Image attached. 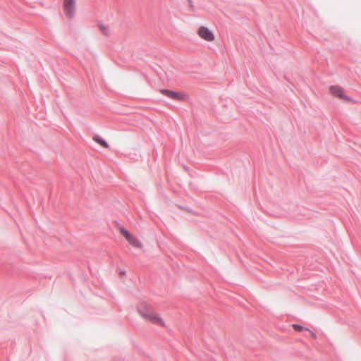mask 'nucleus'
Here are the masks:
<instances>
[{
  "mask_svg": "<svg viewBox=\"0 0 361 361\" xmlns=\"http://www.w3.org/2000/svg\"><path fill=\"white\" fill-rule=\"evenodd\" d=\"M160 92L164 96L173 99L174 100L183 101L186 99L187 96L185 94H181L178 92H174L166 89H162L160 90Z\"/></svg>",
  "mask_w": 361,
  "mask_h": 361,
  "instance_id": "obj_1",
  "label": "nucleus"
},
{
  "mask_svg": "<svg viewBox=\"0 0 361 361\" xmlns=\"http://www.w3.org/2000/svg\"><path fill=\"white\" fill-rule=\"evenodd\" d=\"M63 7H64V11H65L66 16L69 18H73L75 15V0H64Z\"/></svg>",
  "mask_w": 361,
  "mask_h": 361,
  "instance_id": "obj_2",
  "label": "nucleus"
},
{
  "mask_svg": "<svg viewBox=\"0 0 361 361\" xmlns=\"http://www.w3.org/2000/svg\"><path fill=\"white\" fill-rule=\"evenodd\" d=\"M199 36L208 42H212L214 40V35L207 27L202 26L199 28L197 32Z\"/></svg>",
  "mask_w": 361,
  "mask_h": 361,
  "instance_id": "obj_3",
  "label": "nucleus"
},
{
  "mask_svg": "<svg viewBox=\"0 0 361 361\" xmlns=\"http://www.w3.org/2000/svg\"><path fill=\"white\" fill-rule=\"evenodd\" d=\"M330 92L332 94L346 101H351V99L343 94V89L340 86L334 85L330 87Z\"/></svg>",
  "mask_w": 361,
  "mask_h": 361,
  "instance_id": "obj_4",
  "label": "nucleus"
},
{
  "mask_svg": "<svg viewBox=\"0 0 361 361\" xmlns=\"http://www.w3.org/2000/svg\"><path fill=\"white\" fill-rule=\"evenodd\" d=\"M146 319L150 321L151 322H152L154 324L159 325L163 327L165 326V323L163 321V319L159 317V315L158 314H157L154 312H153L152 313L149 314V316L146 318Z\"/></svg>",
  "mask_w": 361,
  "mask_h": 361,
  "instance_id": "obj_5",
  "label": "nucleus"
},
{
  "mask_svg": "<svg viewBox=\"0 0 361 361\" xmlns=\"http://www.w3.org/2000/svg\"><path fill=\"white\" fill-rule=\"evenodd\" d=\"M137 310L139 313L141 314V316L146 319V318L152 313L154 311L152 310V307L147 304L141 305L138 308Z\"/></svg>",
  "mask_w": 361,
  "mask_h": 361,
  "instance_id": "obj_6",
  "label": "nucleus"
},
{
  "mask_svg": "<svg viewBox=\"0 0 361 361\" xmlns=\"http://www.w3.org/2000/svg\"><path fill=\"white\" fill-rule=\"evenodd\" d=\"M92 140L106 149L109 147L108 143L98 135H94Z\"/></svg>",
  "mask_w": 361,
  "mask_h": 361,
  "instance_id": "obj_7",
  "label": "nucleus"
},
{
  "mask_svg": "<svg viewBox=\"0 0 361 361\" xmlns=\"http://www.w3.org/2000/svg\"><path fill=\"white\" fill-rule=\"evenodd\" d=\"M127 240L134 247H142V243L139 241V240L132 235L127 239Z\"/></svg>",
  "mask_w": 361,
  "mask_h": 361,
  "instance_id": "obj_8",
  "label": "nucleus"
},
{
  "mask_svg": "<svg viewBox=\"0 0 361 361\" xmlns=\"http://www.w3.org/2000/svg\"><path fill=\"white\" fill-rule=\"evenodd\" d=\"M99 27L104 35H106V36L109 35V30L107 26H106L104 24H99Z\"/></svg>",
  "mask_w": 361,
  "mask_h": 361,
  "instance_id": "obj_9",
  "label": "nucleus"
},
{
  "mask_svg": "<svg viewBox=\"0 0 361 361\" xmlns=\"http://www.w3.org/2000/svg\"><path fill=\"white\" fill-rule=\"evenodd\" d=\"M119 230L121 233L125 236L126 239H128L131 235V234L124 227H121Z\"/></svg>",
  "mask_w": 361,
  "mask_h": 361,
  "instance_id": "obj_10",
  "label": "nucleus"
},
{
  "mask_svg": "<svg viewBox=\"0 0 361 361\" xmlns=\"http://www.w3.org/2000/svg\"><path fill=\"white\" fill-rule=\"evenodd\" d=\"M119 230L121 233L125 236L126 239H128L131 235V234L124 227H121Z\"/></svg>",
  "mask_w": 361,
  "mask_h": 361,
  "instance_id": "obj_11",
  "label": "nucleus"
},
{
  "mask_svg": "<svg viewBox=\"0 0 361 361\" xmlns=\"http://www.w3.org/2000/svg\"><path fill=\"white\" fill-rule=\"evenodd\" d=\"M293 326L295 330L299 331L304 329V327L299 324H293Z\"/></svg>",
  "mask_w": 361,
  "mask_h": 361,
  "instance_id": "obj_12",
  "label": "nucleus"
},
{
  "mask_svg": "<svg viewBox=\"0 0 361 361\" xmlns=\"http://www.w3.org/2000/svg\"><path fill=\"white\" fill-rule=\"evenodd\" d=\"M311 336L313 337V338H316V335L314 332L311 331Z\"/></svg>",
  "mask_w": 361,
  "mask_h": 361,
  "instance_id": "obj_13",
  "label": "nucleus"
},
{
  "mask_svg": "<svg viewBox=\"0 0 361 361\" xmlns=\"http://www.w3.org/2000/svg\"><path fill=\"white\" fill-rule=\"evenodd\" d=\"M126 274L125 271H120V274L124 275Z\"/></svg>",
  "mask_w": 361,
  "mask_h": 361,
  "instance_id": "obj_14",
  "label": "nucleus"
},
{
  "mask_svg": "<svg viewBox=\"0 0 361 361\" xmlns=\"http://www.w3.org/2000/svg\"><path fill=\"white\" fill-rule=\"evenodd\" d=\"M189 3L191 4L192 3V0H188Z\"/></svg>",
  "mask_w": 361,
  "mask_h": 361,
  "instance_id": "obj_15",
  "label": "nucleus"
}]
</instances>
